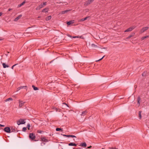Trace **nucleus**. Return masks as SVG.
Masks as SVG:
<instances>
[{"mask_svg":"<svg viewBox=\"0 0 149 149\" xmlns=\"http://www.w3.org/2000/svg\"><path fill=\"white\" fill-rule=\"evenodd\" d=\"M29 137L32 139H34L36 138V136L33 133H30L29 135Z\"/></svg>","mask_w":149,"mask_h":149,"instance_id":"5","label":"nucleus"},{"mask_svg":"<svg viewBox=\"0 0 149 149\" xmlns=\"http://www.w3.org/2000/svg\"><path fill=\"white\" fill-rule=\"evenodd\" d=\"M11 10V9L9 8L8 9V11H10V10Z\"/></svg>","mask_w":149,"mask_h":149,"instance_id":"47","label":"nucleus"},{"mask_svg":"<svg viewBox=\"0 0 149 149\" xmlns=\"http://www.w3.org/2000/svg\"><path fill=\"white\" fill-rule=\"evenodd\" d=\"M17 64H15L14 65H13V67H14Z\"/></svg>","mask_w":149,"mask_h":149,"instance_id":"48","label":"nucleus"},{"mask_svg":"<svg viewBox=\"0 0 149 149\" xmlns=\"http://www.w3.org/2000/svg\"><path fill=\"white\" fill-rule=\"evenodd\" d=\"M27 127L28 128V130H29L30 127V125L29 124H28L27 125Z\"/></svg>","mask_w":149,"mask_h":149,"instance_id":"34","label":"nucleus"},{"mask_svg":"<svg viewBox=\"0 0 149 149\" xmlns=\"http://www.w3.org/2000/svg\"><path fill=\"white\" fill-rule=\"evenodd\" d=\"M40 17H38V18H40Z\"/></svg>","mask_w":149,"mask_h":149,"instance_id":"50","label":"nucleus"},{"mask_svg":"<svg viewBox=\"0 0 149 149\" xmlns=\"http://www.w3.org/2000/svg\"><path fill=\"white\" fill-rule=\"evenodd\" d=\"M41 4V5H42V6H43V7H44L45 6H44V5H43V4H42H42Z\"/></svg>","mask_w":149,"mask_h":149,"instance_id":"45","label":"nucleus"},{"mask_svg":"<svg viewBox=\"0 0 149 149\" xmlns=\"http://www.w3.org/2000/svg\"><path fill=\"white\" fill-rule=\"evenodd\" d=\"M2 13H0V16H1L2 15Z\"/></svg>","mask_w":149,"mask_h":149,"instance_id":"43","label":"nucleus"},{"mask_svg":"<svg viewBox=\"0 0 149 149\" xmlns=\"http://www.w3.org/2000/svg\"><path fill=\"white\" fill-rule=\"evenodd\" d=\"M68 145L69 146H77V144L75 143H70L68 144Z\"/></svg>","mask_w":149,"mask_h":149,"instance_id":"16","label":"nucleus"},{"mask_svg":"<svg viewBox=\"0 0 149 149\" xmlns=\"http://www.w3.org/2000/svg\"><path fill=\"white\" fill-rule=\"evenodd\" d=\"M134 33L133 34H132L130 35L127 38H126V39H128L130 38L133 37V36H134Z\"/></svg>","mask_w":149,"mask_h":149,"instance_id":"23","label":"nucleus"},{"mask_svg":"<svg viewBox=\"0 0 149 149\" xmlns=\"http://www.w3.org/2000/svg\"><path fill=\"white\" fill-rule=\"evenodd\" d=\"M80 146H81L84 147H86V144L85 143H84L80 145Z\"/></svg>","mask_w":149,"mask_h":149,"instance_id":"24","label":"nucleus"},{"mask_svg":"<svg viewBox=\"0 0 149 149\" xmlns=\"http://www.w3.org/2000/svg\"><path fill=\"white\" fill-rule=\"evenodd\" d=\"M148 27L147 26L143 27L140 31V33L141 34L143 33L144 31L147 30L148 29Z\"/></svg>","mask_w":149,"mask_h":149,"instance_id":"2","label":"nucleus"},{"mask_svg":"<svg viewBox=\"0 0 149 149\" xmlns=\"http://www.w3.org/2000/svg\"><path fill=\"white\" fill-rule=\"evenodd\" d=\"M141 111H139V117L140 119H141Z\"/></svg>","mask_w":149,"mask_h":149,"instance_id":"28","label":"nucleus"},{"mask_svg":"<svg viewBox=\"0 0 149 149\" xmlns=\"http://www.w3.org/2000/svg\"><path fill=\"white\" fill-rule=\"evenodd\" d=\"M4 125H1V127H4Z\"/></svg>","mask_w":149,"mask_h":149,"instance_id":"42","label":"nucleus"},{"mask_svg":"<svg viewBox=\"0 0 149 149\" xmlns=\"http://www.w3.org/2000/svg\"><path fill=\"white\" fill-rule=\"evenodd\" d=\"M40 141L44 142H47L48 141V140L45 137H41Z\"/></svg>","mask_w":149,"mask_h":149,"instance_id":"7","label":"nucleus"},{"mask_svg":"<svg viewBox=\"0 0 149 149\" xmlns=\"http://www.w3.org/2000/svg\"><path fill=\"white\" fill-rule=\"evenodd\" d=\"M70 10H67L65 11H62L60 13V14H63L67 13L68 12L70 11Z\"/></svg>","mask_w":149,"mask_h":149,"instance_id":"8","label":"nucleus"},{"mask_svg":"<svg viewBox=\"0 0 149 149\" xmlns=\"http://www.w3.org/2000/svg\"><path fill=\"white\" fill-rule=\"evenodd\" d=\"M19 108L22 107L24 104V102L23 101L19 100Z\"/></svg>","mask_w":149,"mask_h":149,"instance_id":"6","label":"nucleus"},{"mask_svg":"<svg viewBox=\"0 0 149 149\" xmlns=\"http://www.w3.org/2000/svg\"><path fill=\"white\" fill-rule=\"evenodd\" d=\"M135 28V27L134 26L130 27L125 30V32L131 31H132L133 29H134Z\"/></svg>","mask_w":149,"mask_h":149,"instance_id":"4","label":"nucleus"},{"mask_svg":"<svg viewBox=\"0 0 149 149\" xmlns=\"http://www.w3.org/2000/svg\"><path fill=\"white\" fill-rule=\"evenodd\" d=\"M52 17L51 16H49L46 18V20L47 21L51 19Z\"/></svg>","mask_w":149,"mask_h":149,"instance_id":"22","label":"nucleus"},{"mask_svg":"<svg viewBox=\"0 0 149 149\" xmlns=\"http://www.w3.org/2000/svg\"><path fill=\"white\" fill-rule=\"evenodd\" d=\"M46 3H47L46 2H44L42 4L44 5V6H45L46 5Z\"/></svg>","mask_w":149,"mask_h":149,"instance_id":"37","label":"nucleus"},{"mask_svg":"<svg viewBox=\"0 0 149 149\" xmlns=\"http://www.w3.org/2000/svg\"><path fill=\"white\" fill-rule=\"evenodd\" d=\"M26 130V128L25 127H24L22 129V131H25Z\"/></svg>","mask_w":149,"mask_h":149,"instance_id":"33","label":"nucleus"},{"mask_svg":"<svg viewBox=\"0 0 149 149\" xmlns=\"http://www.w3.org/2000/svg\"><path fill=\"white\" fill-rule=\"evenodd\" d=\"M104 57V56H103V57L102 58H101L100 59H99V60H97V61H96L97 62V61H100Z\"/></svg>","mask_w":149,"mask_h":149,"instance_id":"35","label":"nucleus"},{"mask_svg":"<svg viewBox=\"0 0 149 149\" xmlns=\"http://www.w3.org/2000/svg\"><path fill=\"white\" fill-rule=\"evenodd\" d=\"M70 137L74 138V137H76L75 136L73 135H70Z\"/></svg>","mask_w":149,"mask_h":149,"instance_id":"32","label":"nucleus"},{"mask_svg":"<svg viewBox=\"0 0 149 149\" xmlns=\"http://www.w3.org/2000/svg\"><path fill=\"white\" fill-rule=\"evenodd\" d=\"M102 149H104V148H102Z\"/></svg>","mask_w":149,"mask_h":149,"instance_id":"52","label":"nucleus"},{"mask_svg":"<svg viewBox=\"0 0 149 149\" xmlns=\"http://www.w3.org/2000/svg\"><path fill=\"white\" fill-rule=\"evenodd\" d=\"M0 127H1V124H0Z\"/></svg>","mask_w":149,"mask_h":149,"instance_id":"51","label":"nucleus"},{"mask_svg":"<svg viewBox=\"0 0 149 149\" xmlns=\"http://www.w3.org/2000/svg\"><path fill=\"white\" fill-rule=\"evenodd\" d=\"M22 15H19V16H18L16 18L14 19V21H17L20 18L22 17Z\"/></svg>","mask_w":149,"mask_h":149,"instance_id":"9","label":"nucleus"},{"mask_svg":"<svg viewBox=\"0 0 149 149\" xmlns=\"http://www.w3.org/2000/svg\"><path fill=\"white\" fill-rule=\"evenodd\" d=\"M13 100V99L11 98H8L6 100L5 102H7L9 101H12Z\"/></svg>","mask_w":149,"mask_h":149,"instance_id":"19","label":"nucleus"},{"mask_svg":"<svg viewBox=\"0 0 149 149\" xmlns=\"http://www.w3.org/2000/svg\"><path fill=\"white\" fill-rule=\"evenodd\" d=\"M94 0H89L87 2H86L85 3V5H87L89 4H90L91 2L93 1Z\"/></svg>","mask_w":149,"mask_h":149,"instance_id":"10","label":"nucleus"},{"mask_svg":"<svg viewBox=\"0 0 149 149\" xmlns=\"http://www.w3.org/2000/svg\"><path fill=\"white\" fill-rule=\"evenodd\" d=\"M140 97H138V105L139 106L140 104Z\"/></svg>","mask_w":149,"mask_h":149,"instance_id":"25","label":"nucleus"},{"mask_svg":"<svg viewBox=\"0 0 149 149\" xmlns=\"http://www.w3.org/2000/svg\"><path fill=\"white\" fill-rule=\"evenodd\" d=\"M87 111H83L82 113L81 114V116H84L85 115L86 113H87Z\"/></svg>","mask_w":149,"mask_h":149,"instance_id":"21","label":"nucleus"},{"mask_svg":"<svg viewBox=\"0 0 149 149\" xmlns=\"http://www.w3.org/2000/svg\"><path fill=\"white\" fill-rule=\"evenodd\" d=\"M74 23V22L73 21H70L69 22H68L67 23V24L68 25H70L71 24H72Z\"/></svg>","mask_w":149,"mask_h":149,"instance_id":"18","label":"nucleus"},{"mask_svg":"<svg viewBox=\"0 0 149 149\" xmlns=\"http://www.w3.org/2000/svg\"><path fill=\"white\" fill-rule=\"evenodd\" d=\"M25 123V122L24 120L22 119H20L17 122V123L18 125H19L20 124H24Z\"/></svg>","mask_w":149,"mask_h":149,"instance_id":"1","label":"nucleus"},{"mask_svg":"<svg viewBox=\"0 0 149 149\" xmlns=\"http://www.w3.org/2000/svg\"><path fill=\"white\" fill-rule=\"evenodd\" d=\"M24 87H26V86H21L18 88V90H20L21 89L23 88Z\"/></svg>","mask_w":149,"mask_h":149,"instance_id":"29","label":"nucleus"},{"mask_svg":"<svg viewBox=\"0 0 149 149\" xmlns=\"http://www.w3.org/2000/svg\"><path fill=\"white\" fill-rule=\"evenodd\" d=\"M72 38H80L81 39H84V38L82 36H73L72 37Z\"/></svg>","mask_w":149,"mask_h":149,"instance_id":"11","label":"nucleus"},{"mask_svg":"<svg viewBox=\"0 0 149 149\" xmlns=\"http://www.w3.org/2000/svg\"><path fill=\"white\" fill-rule=\"evenodd\" d=\"M11 130H12L11 132L14 131L13 130V129L12 128H11Z\"/></svg>","mask_w":149,"mask_h":149,"instance_id":"40","label":"nucleus"},{"mask_svg":"<svg viewBox=\"0 0 149 149\" xmlns=\"http://www.w3.org/2000/svg\"><path fill=\"white\" fill-rule=\"evenodd\" d=\"M63 136L67 137H70V135H65V134H63Z\"/></svg>","mask_w":149,"mask_h":149,"instance_id":"31","label":"nucleus"},{"mask_svg":"<svg viewBox=\"0 0 149 149\" xmlns=\"http://www.w3.org/2000/svg\"><path fill=\"white\" fill-rule=\"evenodd\" d=\"M2 65L3 68H8L9 67L8 65H6L5 63H2Z\"/></svg>","mask_w":149,"mask_h":149,"instance_id":"17","label":"nucleus"},{"mask_svg":"<svg viewBox=\"0 0 149 149\" xmlns=\"http://www.w3.org/2000/svg\"><path fill=\"white\" fill-rule=\"evenodd\" d=\"M14 67L13 66L12 67V68H11L12 69H13V67Z\"/></svg>","mask_w":149,"mask_h":149,"instance_id":"46","label":"nucleus"},{"mask_svg":"<svg viewBox=\"0 0 149 149\" xmlns=\"http://www.w3.org/2000/svg\"><path fill=\"white\" fill-rule=\"evenodd\" d=\"M25 3V1H23L22 3L18 5V7H21L22 5H23Z\"/></svg>","mask_w":149,"mask_h":149,"instance_id":"20","label":"nucleus"},{"mask_svg":"<svg viewBox=\"0 0 149 149\" xmlns=\"http://www.w3.org/2000/svg\"><path fill=\"white\" fill-rule=\"evenodd\" d=\"M43 144V145H44L45 144V143H42V142L41 143V146H42Z\"/></svg>","mask_w":149,"mask_h":149,"instance_id":"38","label":"nucleus"},{"mask_svg":"<svg viewBox=\"0 0 149 149\" xmlns=\"http://www.w3.org/2000/svg\"><path fill=\"white\" fill-rule=\"evenodd\" d=\"M92 47L93 48H95L97 47V46L94 44H92L91 45Z\"/></svg>","mask_w":149,"mask_h":149,"instance_id":"26","label":"nucleus"},{"mask_svg":"<svg viewBox=\"0 0 149 149\" xmlns=\"http://www.w3.org/2000/svg\"><path fill=\"white\" fill-rule=\"evenodd\" d=\"M1 40V39H0V40Z\"/></svg>","mask_w":149,"mask_h":149,"instance_id":"53","label":"nucleus"},{"mask_svg":"<svg viewBox=\"0 0 149 149\" xmlns=\"http://www.w3.org/2000/svg\"><path fill=\"white\" fill-rule=\"evenodd\" d=\"M91 147H92V146H89V147H88V148H91Z\"/></svg>","mask_w":149,"mask_h":149,"instance_id":"41","label":"nucleus"},{"mask_svg":"<svg viewBox=\"0 0 149 149\" xmlns=\"http://www.w3.org/2000/svg\"><path fill=\"white\" fill-rule=\"evenodd\" d=\"M42 132L40 130H38L37 132L39 133H41Z\"/></svg>","mask_w":149,"mask_h":149,"instance_id":"36","label":"nucleus"},{"mask_svg":"<svg viewBox=\"0 0 149 149\" xmlns=\"http://www.w3.org/2000/svg\"><path fill=\"white\" fill-rule=\"evenodd\" d=\"M41 4V5H42V6H43V7H44L45 6H44V5H43V4H42H42Z\"/></svg>","mask_w":149,"mask_h":149,"instance_id":"44","label":"nucleus"},{"mask_svg":"<svg viewBox=\"0 0 149 149\" xmlns=\"http://www.w3.org/2000/svg\"><path fill=\"white\" fill-rule=\"evenodd\" d=\"M32 87L33 88L34 90L35 91L38 90V89L37 87H35V86L33 85L32 86Z\"/></svg>","mask_w":149,"mask_h":149,"instance_id":"27","label":"nucleus"},{"mask_svg":"<svg viewBox=\"0 0 149 149\" xmlns=\"http://www.w3.org/2000/svg\"><path fill=\"white\" fill-rule=\"evenodd\" d=\"M43 8V6H42V5H41L40 4V5H39L38 7H37L36 8V9L37 10H39L40 8Z\"/></svg>","mask_w":149,"mask_h":149,"instance_id":"14","label":"nucleus"},{"mask_svg":"<svg viewBox=\"0 0 149 149\" xmlns=\"http://www.w3.org/2000/svg\"><path fill=\"white\" fill-rule=\"evenodd\" d=\"M149 37V36H143L141 38V40H143L145 39L146 38H147Z\"/></svg>","mask_w":149,"mask_h":149,"instance_id":"12","label":"nucleus"},{"mask_svg":"<svg viewBox=\"0 0 149 149\" xmlns=\"http://www.w3.org/2000/svg\"><path fill=\"white\" fill-rule=\"evenodd\" d=\"M4 130L6 132L10 133L11 132V130L10 127H6L4 128Z\"/></svg>","mask_w":149,"mask_h":149,"instance_id":"3","label":"nucleus"},{"mask_svg":"<svg viewBox=\"0 0 149 149\" xmlns=\"http://www.w3.org/2000/svg\"><path fill=\"white\" fill-rule=\"evenodd\" d=\"M61 130H62L61 129L59 128H56V131H59Z\"/></svg>","mask_w":149,"mask_h":149,"instance_id":"30","label":"nucleus"},{"mask_svg":"<svg viewBox=\"0 0 149 149\" xmlns=\"http://www.w3.org/2000/svg\"><path fill=\"white\" fill-rule=\"evenodd\" d=\"M88 17H86L84 18L81 19L79 20V22H82L84 20H86Z\"/></svg>","mask_w":149,"mask_h":149,"instance_id":"13","label":"nucleus"},{"mask_svg":"<svg viewBox=\"0 0 149 149\" xmlns=\"http://www.w3.org/2000/svg\"><path fill=\"white\" fill-rule=\"evenodd\" d=\"M48 8H46L44 9L42 11V12H45V13H47L48 11Z\"/></svg>","mask_w":149,"mask_h":149,"instance_id":"15","label":"nucleus"},{"mask_svg":"<svg viewBox=\"0 0 149 149\" xmlns=\"http://www.w3.org/2000/svg\"><path fill=\"white\" fill-rule=\"evenodd\" d=\"M112 149H116V148H112Z\"/></svg>","mask_w":149,"mask_h":149,"instance_id":"49","label":"nucleus"},{"mask_svg":"<svg viewBox=\"0 0 149 149\" xmlns=\"http://www.w3.org/2000/svg\"><path fill=\"white\" fill-rule=\"evenodd\" d=\"M68 36L69 37H70L71 38H72V37L70 35H68Z\"/></svg>","mask_w":149,"mask_h":149,"instance_id":"39","label":"nucleus"}]
</instances>
